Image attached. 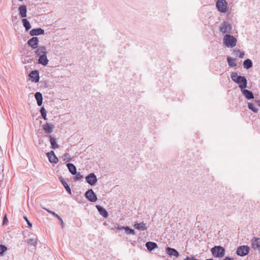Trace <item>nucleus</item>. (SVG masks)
I'll return each instance as SVG.
<instances>
[{"label":"nucleus","mask_w":260,"mask_h":260,"mask_svg":"<svg viewBox=\"0 0 260 260\" xmlns=\"http://www.w3.org/2000/svg\"><path fill=\"white\" fill-rule=\"evenodd\" d=\"M67 167L69 170V171L72 175H75L77 172V169L76 166L72 163H68L67 164Z\"/></svg>","instance_id":"4be33fe9"},{"label":"nucleus","mask_w":260,"mask_h":260,"mask_svg":"<svg viewBox=\"0 0 260 260\" xmlns=\"http://www.w3.org/2000/svg\"><path fill=\"white\" fill-rule=\"evenodd\" d=\"M239 50H235L234 51V53H236V55L238 54V53H239Z\"/></svg>","instance_id":"a18cd8bd"},{"label":"nucleus","mask_w":260,"mask_h":260,"mask_svg":"<svg viewBox=\"0 0 260 260\" xmlns=\"http://www.w3.org/2000/svg\"><path fill=\"white\" fill-rule=\"evenodd\" d=\"M54 127V125L51 123H46L44 125V130H52Z\"/></svg>","instance_id":"2f4dec72"},{"label":"nucleus","mask_w":260,"mask_h":260,"mask_svg":"<svg viewBox=\"0 0 260 260\" xmlns=\"http://www.w3.org/2000/svg\"><path fill=\"white\" fill-rule=\"evenodd\" d=\"M48 61L46 54L40 56L38 59V62L43 66L47 65Z\"/></svg>","instance_id":"b1692460"},{"label":"nucleus","mask_w":260,"mask_h":260,"mask_svg":"<svg viewBox=\"0 0 260 260\" xmlns=\"http://www.w3.org/2000/svg\"><path fill=\"white\" fill-rule=\"evenodd\" d=\"M49 140L51 144V148L55 149L59 147V145L56 143V138L53 135H49Z\"/></svg>","instance_id":"2eb2a0df"},{"label":"nucleus","mask_w":260,"mask_h":260,"mask_svg":"<svg viewBox=\"0 0 260 260\" xmlns=\"http://www.w3.org/2000/svg\"><path fill=\"white\" fill-rule=\"evenodd\" d=\"M8 222V220L7 217V215H5V216L4 217V218H3V224L6 225V224H7Z\"/></svg>","instance_id":"58836bf2"},{"label":"nucleus","mask_w":260,"mask_h":260,"mask_svg":"<svg viewBox=\"0 0 260 260\" xmlns=\"http://www.w3.org/2000/svg\"><path fill=\"white\" fill-rule=\"evenodd\" d=\"M8 248L7 246L4 245H0V255H4V253L7 250Z\"/></svg>","instance_id":"7c9ffc66"},{"label":"nucleus","mask_w":260,"mask_h":260,"mask_svg":"<svg viewBox=\"0 0 260 260\" xmlns=\"http://www.w3.org/2000/svg\"><path fill=\"white\" fill-rule=\"evenodd\" d=\"M250 248L247 245L239 246L236 251V254L241 256H244L247 255L249 252Z\"/></svg>","instance_id":"39448f33"},{"label":"nucleus","mask_w":260,"mask_h":260,"mask_svg":"<svg viewBox=\"0 0 260 260\" xmlns=\"http://www.w3.org/2000/svg\"><path fill=\"white\" fill-rule=\"evenodd\" d=\"M47 156L48 158L49 161L51 163L57 164L58 161V159L55 154L53 150L47 153Z\"/></svg>","instance_id":"1a4fd4ad"},{"label":"nucleus","mask_w":260,"mask_h":260,"mask_svg":"<svg viewBox=\"0 0 260 260\" xmlns=\"http://www.w3.org/2000/svg\"><path fill=\"white\" fill-rule=\"evenodd\" d=\"M22 22L23 25L24 27L25 28L26 30H28L31 27L30 24L29 22H28V21L26 19L23 18L22 20Z\"/></svg>","instance_id":"bb28decb"},{"label":"nucleus","mask_w":260,"mask_h":260,"mask_svg":"<svg viewBox=\"0 0 260 260\" xmlns=\"http://www.w3.org/2000/svg\"><path fill=\"white\" fill-rule=\"evenodd\" d=\"M42 208L46 211H47L48 213L52 214L53 216L56 217L59 220H61V218L56 213H55L54 211H51L49 209H48L46 208L42 207Z\"/></svg>","instance_id":"c756f323"},{"label":"nucleus","mask_w":260,"mask_h":260,"mask_svg":"<svg viewBox=\"0 0 260 260\" xmlns=\"http://www.w3.org/2000/svg\"><path fill=\"white\" fill-rule=\"evenodd\" d=\"M244 51L240 52L239 54V57L240 58H243L244 57Z\"/></svg>","instance_id":"79ce46f5"},{"label":"nucleus","mask_w":260,"mask_h":260,"mask_svg":"<svg viewBox=\"0 0 260 260\" xmlns=\"http://www.w3.org/2000/svg\"><path fill=\"white\" fill-rule=\"evenodd\" d=\"M59 220L61 221V226H62V228H63V226H64V223H63V222L62 219H61V220Z\"/></svg>","instance_id":"c03bdc74"},{"label":"nucleus","mask_w":260,"mask_h":260,"mask_svg":"<svg viewBox=\"0 0 260 260\" xmlns=\"http://www.w3.org/2000/svg\"><path fill=\"white\" fill-rule=\"evenodd\" d=\"M44 34V29H43L41 28L32 29L30 31V35L32 36H37V35H43Z\"/></svg>","instance_id":"a211bd4d"},{"label":"nucleus","mask_w":260,"mask_h":260,"mask_svg":"<svg viewBox=\"0 0 260 260\" xmlns=\"http://www.w3.org/2000/svg\"><path fill=\"white\" fill-rule=\"evenodd\" d=\"M19 15L22 18H25L26 17L27 9L25 5H21L19 7Z\"/></svg>","instance_id":"412c9836"},{"label":"nucleus","mask_w":260,"mask_h":260,"mask_svg":"<svg viewBox=\"0 0 260 260\" xmlns=\"http://www.w3.org/2000/svg\"><path fill=\"white\" fill-rule=\"evenodd\" d=\"M59 180L61 182V184H62V185L66 189L67 191L68 192V193L70 194H72L71 189L70 187L69 186V185L67 184L66 181L64 180L63 178L62 177L60 176L59 178Z\"/></svg>","instance_id":"f3484780"},{"label":"nucleus","mask_w":260,"mask_h":260,"mask_svg":"<svg viewBox=\"0 0 260 260\" xmlns=\"http://www.w3.org/2000/svg\"><path fill=\"white\" fill-rule=\"evenodd\" d=\"M75 176L74 177L75 180L77 181L83 178V175H82L80 172H76L75 174Z\"/></svg>","instance_id":"72a5a7b5"},{"label":"nucleus","mask_w":260,"mask_h":260,"mask_svg":"<svg viewBox=\"0 0 260 260\" xmlns=\"http://www.w3.org/2000/svg\"><path fill=\"white\" fill-rule=\"evenodd\" d=\"M231 77L233 81L239 84L241 90L247 87V80L244 76H239L237 73L233 72L231 74Z\"/></svg>","instance_id":"f257e3e1"},{"label":"nucleus","mask_w":260,"mask_h":260,"mask_svg":"<svg viewBox=\"0 0 260 260\" xmlns=\"http://www.w3.org/2000/svg\"><path fill=\"white\" fill-rule=\"evenodd\" d=\"M31 81L33 82L37 83L39 81L40 77L39 72L37 70L31 72L29 75Z\"/></svg>","instance_id":"9b49d317"},{"label":"nucleus","mask_w":260,"mask_h":260,"mask_svg":"<svg viewBox=\"0 0 260 260\" xmlns=\"http://www.w3.org/2000/svg\"><path fill=\"white\" fill-rule=\"evenodd\" d=\"M166 252L169 256H174L176 257H178L180 255L179 252L176 249L169 247L166 248Z\"/></svg>","instance_id":"6e6552de"},{"label":"nucleus","mask_w":260,"mask_h":260,"mask_svg":"<svg viewBox=\"0 0 260 260\" xmlns=\"http://www.w3.org/2000/svg\"><path fill=\"white\" fill-rule=\"evenodd\" d=\"M134 226L135 229H138L140 231H145L147 230V227L146 225V223H145L143 221L138 223H135L134 225Z\"/></svg>","instance_id":"aec40b11"},{"label":"nucleus","mask_w":260,"mask_h":260,"mask_svg":"<svg viewBox=\"0 0 260 260\" xmlns=\"http://www.w3.org/2000/svg\"><path fill=\"white\" fill-rule=\"evenodd\" d=\"M23 218L26 221L27 224H28V228H31L32 227V224L28 220L27 217L25 216H23Z\"/></svg>","instance_id":"4c0bfd02"},{"label":"nucleus","mask_w":260,"mask_h":260,"mask_svg":"<svg viewBox=\"0 0 260 260\" xmlns=\"http://www.w3.org/2000/svg\"><path fill=\"white\" fill-rule=\"evenodd\" d=\"M248 108L251 110H252V111L254 112H257V111H258V109H256L254 105L252 104V103H249L248 104Z\"/></svg>","instance_id":"473e14b6"},{"label":"nucleus","mask_w":260,"mask_h":260,"mask_svg":"<svg viewBox=\"0 0 260 260\" xmlns=\"http://www.w3.org/2000/svg\"><path fill=\"white\" fill-rule=\"evenodd\" d=\"M223 44L228 47H234L236 45L237 39L233 36L230 35H226L223 39Z\"/></svg>","instance_id":"f03ea898"},{"label":"nucleus","mask_w":260,"mask_h":260,"mask_svg":"<svg viewBox=\"0 0 260 260\" xmlns=\"http://www.w3.org/2000/svg\"><path fill=\"white\" fill-rule=\"evenodd\" d=\"M41 115L44 119H46V111L44 107H42L40 110Z\"/></svg>","instance_id":"f704fd0d"},{"label":"nucleus","mask_w":260,"mask_h":260,"mask_svg":"<svg viewBox=\"0 0 260 260\" xmlns=\"http://www.w3.org/2000/svg\"><path fill=\"white\" fill-rule=\"evenodd\" d=\"M35 53L39 56L46 54V48L44 46H40L35 51Z\"/></svg>","instance_id":"6ab92c4d"},{"label":"nucleus","mask_w":260,"mask_h":260,"mask_svg":"<svg viewBox=\"0 0 260 260\" xmlns=\"http://www.w3.org/2000/svg\"><path fill=\"white\" fill-rule=\"evenodd\" d=\"M243 65L245 68L248 69L252 66V63L251 60L247 59L244 61Z\"/></svg>","instance_id":"cd10ccee"},{"label":"nucleus","mask_w":260,"mask_h":260,"mask_svg":"<svg viewBox=\"0 0 260 260\" xmlns=\"http://www.w3.org/2000/svg\"><path fill=\"white\" fill-rule=\"evenodd\" d=\"M125 232L127 235H135L136 234V232L134 230L129 228L128 226H125Z\"/></svg>","instance_id":"c85d7f7f"},{"label":"nucleus","mask_w":260,"mask_h":260,"mask_svg":"<svg viewBox=\"0 0 260 260\" xmlns=\"http://www.w3.org/2000/svg\"><path fill=\"white\" fill-rule=\"evenodd\" d=\"M96 208L99 213L104 218L108 217L109 214L106 210L100 205H96Z\"/></svg>","instance_id":"4468645a"},{"label":"nucleus","mask_w":260,"mask_h":260,"mask_svg":"<svg viewBox=\"0 0 260 260\" xmlns=\"http://www.w3.org/2000/svg\"><path fill=\"white\" fill-rule=\"evenodd\" d=\"M227 60L229 65L231 67H236L237 65L236 59L232 58L231 57H228Z\"/></svg>","instance_id":"a878e982"},{"label":"nucleus","mask_w":260,"mask_h":260,"mask_svg":"<svg viewBox=\"0 0 260 260\" xmlns=\"http://www.w3.org/2000/svg\"><path fill=\"white\" fill-rule=\"evenodd\" d=\"M35 96L37 101V104H38V106H41L42 104V100H43L42 94L39 92H37L35 93Z\"/></svg>","instance_id":"393cba45"},{"label":"nucleus","mask_w":260,"mask_h":260,"mask_svg":"<svg viewBox=\"0 0 260 260\" xmlns=\"http://www.w3.org/2000/svg\"><path fill=\"white\" fill-rule=\"evenodd\" d=\"M218 10L222 13H225L228 10V3L225 0H218L216 4Z\"/></svg>","instance_id":"20e7f679"},{"label":"nucleus","mask_w":260,"mask_h":260,"mask_svg":"<svg viewBox=\"0 0 260 260\" xmlns=\"http://www.w3.org/2000/svg\"><path fill=\"white\" fill-rule=\"evenodd\" d=\"M184 260H199L193 256H187Z\"/></svg>","instance_id":"ea45409f"},{"label":"nucleus","mask_w":260,"mask_h":260,"mask_svg":"<svg viewBox=\"0 0 260 260\" xmlns=\"http://www.w3.org/2000/svg\"><path fill=\"white\" fill-rule=\"evenodd\" d=\"M85 197L91 202H95L98 199L96 194L92 189H89L85 192Z\"/></svg>","instance_id":"423d86ee"},{"label":"nucleus","mask_w":260,"mask_h":260,"mask_svg":"<svg viewBox=\"0 0 260 260\" xmlns=\"http://www.w3.org/2000/svg\"><path fill=\"white\" fill-rule=\"evenodd\" d=\"M145 246L149 251H151L158 247L155 242L150 241L146 242Z\"/></svg>","instance_id":"dca6fc26"},{"label":"nucleus","mask_w":260,"mask_h":260,"mask_svg":"<svg viewBox=\"0 0 260 260\" xmlns=\"http://www.w3.org/2000/svg\"><path fill=\"white\" fill-rule=\"evenodd\" d=\"M231 29H232V27H231V25L225 22H223L221 24L220 27V30L223 34H225L226 32H230Z\"/></svg>","instance_id":"9d476101"},{"label":"nucleus","mask_w":260,"mask_h":260,"mask_svg":"<svg viewBox=\"0 0 260 260\" xmlns=\"http://www.w3.org/2000/svg\"><path fill=\"white\" fill-rule=\"evenodd\" d=\"M225 249L221 246H215L211 249L212 255L215 257H222L224 256Z\"/></svg>","instance_id":"7ed1b4c3"},{"label":"nucleus","mask_w":260,"mask_h":260,"mask_svg":"<svg viewBox=\"0 0 260 260\" xmlns=\"http://www.w3.org/2000/svg\"><path fill=\"white\" fill-rule=\"evenodd\" d=\"M86 181L91 186L94 185L98 181V179L96 175L91 173L88 174L85 177Z\"/></svg>","instance_id":"0eeeda50"},{"label":"nucleus","mask_w":260,"mask_h":260,"mask_svg":"<svg viewBox=\"0 0 260 260\" xmlns=\"http://www.w3.org/2000/svg\"><path fill=\"white\" fill-rule=\"evenodd\" d=\"M28 44L32 49H36L38 47L39 40L37 37H34L28 41Z\"/></svg>","instance_id":"f8f14e48"},{"label":"nucleus","mask_w":260,"mask_h":260,"mask_svg":"<svg viewBox=\"0 0 260 260\" xmlns=\"http://www.w3.org/2000/svg\"><path fill=\"white\" fill-rule=\"evenodd\" d=\"M63 159L66 160L67 162L71 161L70 155L68 153H65L63 156Z\"/></svg>","instance_id":"c9c22d12"},{"label":"nucleus","mask_w":260,"mask_h":260,"mask_svg":"<svg viewBox=\"0 0 260 260\" xmlns=\"http://www.w3.org/2000/svg\"><path fill=\"white\" fill-rule=\"evenodd\" d=\"M252 247L254 249L260 250V238L254 237L251 240Z\"/></svg>","instance_id":"ddd939ff"},{"label":"nucleus","mask_w":260,"mask_h":260,"mask_svg":"<svg viewBox=\"0 0 260 260\" xmlns=\"http://www.w3.org/2000/svg\"><path fill=\"white\" fill-rule=\"evenodd\" d=\"M223 260H234V258L229 256H226Z\"/></svg>","instance_id":"37998d69"},{"label":"nucleus","mask_w":260,"mask_h":260,"mask_svg":"<svg viewBox=\"0 0 260 260\" xmlns=\"http://www.w3.org/2000/svg\"><path fill=\"white\" fill-rule=\"evenodd\" d=\"M47 134H50L51 133V132H52L53 131H45Z\"/></svg>","instance_id":"49530a36"},{"label":"nucleus","mask_w":260,"mask_h":260,"mask_svg":"<svg viewBox=\"0 0 260 260\" xmlns=\"http://www.w3.org/2000/svg\"><path fill=\"white\" fill-rule=\"evenodd\" d=\"M241 92L247 99H252L254 98L252 92L249 90L245 89V88H243V90H241Z\"/></svg>","instance_id":"5701e85b"},{"label":"nucleus","mask_w":260,"mask_h":260,"mask_svg":"<svg viewBox=\"0 0 260 260\" xmlns=\"http://www.w3.org/2000/svg\"><path fill=\"white\" fill-rule=\"evenodd\" d=\"M28 243L34 246H36L37 244V241L34 239H30L28 240Z\"/></svg>","instance_id":"e433bc0d"},{"label":"nucleus","mask_w":260,"mask_h":260,"mask_svg":"<svg viewBox=\"0 0 260 260\" xmlns=\"http://www.w3.org/2000/svg\"><path fill=\"white\" fill-rule=\"evenodd\" d=\"M125 226H120V225H118L117 227L116 228V229L118 230H125Z\"/></svg>","instance_id":"a19ab883"}]
</instances>
